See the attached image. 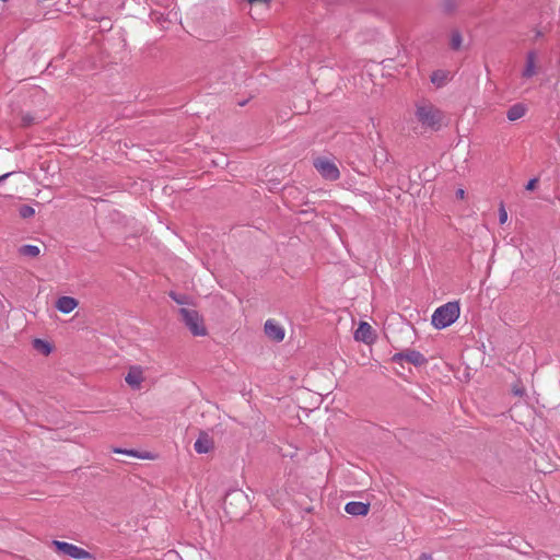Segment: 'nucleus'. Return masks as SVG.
Here are the masks:
<instances>
[{
  "label": "nucleus",
  "mask_w": 560,
  "mask_h": 560,
  "mask_svg": "<svg viewBox=\"0 0 560 560\" xmlns=\"http://www.w3.org/2000/svg\"><path fill=\"white\" fill-rule=\"evenodd\" d=\"M3 2H7L8 0H2Z\"/></svg>",
  "instance_id": "34"
},
{
  "label": "nucleus",
  "mask_w": 560,
  "mask_h": 560,
  "mask_svg": "<svg viewBox=\"0 0 560 560\" xmlns=\"http://www.w3.org/2000/svg\"><path fill=\"white\" fill-rule=\"evenodd\" d=\"M416 117L423 128L438 131L442 127L444 115L433 104L421 102L416 105Z\"/></svg>",
  "instance_id": "1"
},
{
  "label": "nucleus",
  "mask_w": 560,
  "mask_h": 560,
  "mask_svg": "<svg viewBox=\"0 0 560 560\" xmlns=\"http://www.w3.org/2000/svg\"><path fill=\"white\" fill-rule=\"evenodd\" d=\"M418 560H432V558L427 553H422Z\"/></svg>",
  "instance_id": "28"
},
{
  "label": "nucleus",
  "mask_w": 560,
  "mask_h": 560,
  "mask_svg": "<svg viewBox=\"0 0 560 560\" xmlns=\"http://www.w3.org/2000/svg\"><path fill=\"white\" fill-rule=\"evenodd\" d=\"M19 252L23 256L37 257L39 255V253H40V249L36 245L27 244V245L21 246Z\"/></svg>",
  "instance_id": "15"
},
{
  "label": "nucleus",
  "mask_w": 560,
  "mask_h": 560,
  "mask_svg": "<svg viewBox=\"0 0 560 560\" xmlns=\"http://www.w3.org/2000/svg\"><path fill=\"white\" fill-rule=\"evenodd\" d=\"M12 173H7L0 176V182L4 180L7 177H9Z\"/></svg>",
  "instance_id": "30"
},
{
  "label": "nucleus",
  "mask_w": 560,
  "mask_h": 560,
  "mask_svg": "<svg viewBox=\"0 0 560 560\" xmlns=\"http://www.w3.org/2000/svg\"><path fill=\"white\" fill-rule=\"evenodd\" d=\"M212 77L215 79H221L223 84L229 83L231 80V74H228V73H224V75L222 78H219L217 74H212Z\"/></svg>",
  "instance_id": "26"
},
{
  "label": "nucleus",
  "mask_w": 560,
  "mask_h": 560,
  "mask_svg": "<svg viewBox=\"0 0 560 560\" xmlns=\"http://www.w3.org/2000/svg\"><path fill=\"white\" fill-rule=\"evenodd\" d=\"M125 381L131 388L139 389L143 381L142 369L138 365L130 366Z\"/></svg>",
  "instance_id": "8"
},
{
  "label": "nucleus",
  "mask_w": 560,
  "mask_h": 560,
  "mask_svg": "<svg viewBox=\"0 0 560 560\" xmlns=\"http://www.w3.org/2000/svg\"><path fill=\"white\" fill-rule=\"evenodd\" d=\"M21 121L23 127H28L34 122V117L30 114H23Z\"/></svg>",
  "instance_id": "21"
},
{
  "label": "nucleus",
  "mask_w": 560,
  "mask_h": 560,
  "mask_svg": "<svg viewBox=\"0 0 560 560\" xmlns=\"http://www.w3.org/2000/svg\"><path fill=\"white\" fill-rule=\"evenodd\" d=\"M183 322L194 336H206L207 329L199 313L195 310L180 308Z\"/></svg>",
  "instance_id": "3"
},
{
  "label": "nucleus",
  "mask_w": 560,
  "mask_h": 560,
  "mask_svg": "<svg viewBox=\"0 0 560 560\" xmlns=\"http://www.w3.org/2000/svg\"><path fill=\"white\" fill-rule=\"evenodd\" d=\"M392 360L395 363H401L402 361H407L413 364L415 366H421L427 363V359L424 358V355L421 352L413 349H406L404 351L395 353Z\"/></svg>",
  "instance_id": "6"
},
{
  "label": "nucleus",
  "mask_w": 560,
  "mask_h": 560,
  "mask_svg": "<svg viewBox=\"0 0 560 560\" xmlns=\"http://www.w3.org/2000/svg\"><path fill=\"white\" fill-rule=\"evenodd\" d=\"M35 213V210L30 206H22L20 209V215L24 219L33 217Z\"/></svg>",
  "instance_id": "20"
},
{
  "label": "nucleus",
  "mask_w": 560,
  "mask_h": 560,
  "mask_svg": "<svg viewBox=\"0 0 560 560\" xmlns=\"http://www.w3.org/2000/svg\"><path fill=\"white\" fill-rule=\"evenodd\" d=\"M247 102H248L247 100L240 101V102H237V105L238 106H245L247 104Z\"/></svg>",
  "instance_id": "31"
},
{
  "label": "nucleus",
  "mask_w": 560,
  "mask_h": 560,
  "mask_svg": "<svg viewBox=\"0 0 560 560\" xmlns=\"http://www.w3.org/2000/svg\"><path fill=\"white\" fill-rule=\"evenodd\" d=\"M508 220V213L504 209L503 206H501L500 210H499V222L500 224H504Z\"/></svg>",
  "instance_id": "23"
},
{
  "label": "nucleus",
  "mask_w": 560,
  "mask_h": 560,
  "mask_svg": "<svg viewBox=\"0 0 560 560\" xmlns=\"http://www.w3.org/2000/svg\"><path fill=\"white\" fill-rule=\"evenodd\" d=\"M513 393H514L515 396L523 397L525 395V388L524 387L514 386L513 387Z\"/></svg>",
  "instance_id": "24"
},
{
  "label": "nucleus",
  "mask_w": 560,
  "mask_h": 560,
  "mask_svg": "<svg viewBox=\"0 0 560 560\" xmlns=\"http://www.w3.org/2000/svg\"><path fill=\"white\" fill-rule=\"evenodd\" d=\"M313 164L320 176L327 180H337L340 177L337 165L327 158H317Z\"/></svg>",
  "instance_id": "4"
},
{
  "label": "nucleus",
  "mask_w": 560,
  "mask_h": 560,
  "mask_svg": "<svg viewBox=\"0 0 560 560\" xmlns=\"http://www.w3.org/2000/svg\"><path fill=\"white\" fill-rule=\"evenodd\" d=\"M52 546L56 548L58 552L69 556L72 559L84 560L92 558V555L89 551L70 542L52 540Z\"/></svg>",
  "instance_id": "5"
},
{
  "label": "nucleus",
  "mask_w": 560,
  "mask_h": 560,
  "mask_svg": "<svg viewBox=\"0 0 560 560\" xmlns=\"http://www.w3.org/2000/svg\"><path fill=\"white\" fill-rule=\"evenodd\" d=\"M264 331L266 336L273 341L280 342L284 339L283 327L273 319L266 320Z\"/></svg>",
  "instance_id": "7"
},
{
  "label": "nucleus",
  "mask_w": 560,
  "mask_h": 560,
  "mask_svg": "<svg viewBox=\"0 0 560 560\" xmlns=\"http://www.w3.org/2000/svg\"><path fill=\"white\" fill-rule=\"evenodd\" d=\"M33 346L36 350L44 354H49L51 352V346L42 339H35Z\"/></svg>",
  "instance_id": "17"
},
{
  "label": "nucleus",
  "mask_w": 560,
  "mask_h": 560,
  "mask_svg": "<svg viewBox=\"0 0 560 560\" xmlns=\"http://www.w3.org/2000/svg\"><path fill=\"white\" fill-rule=\"evenodd\" d=\"M235 495H236V497H240V498H242V497H243V494H242V493H236Z\"/></svg>",
  "instance_id": "33"
},
{
  "label": "nucleus",
  "mask_w": 560,
  "mask_h": 560,
  "mask_svg": "<svg viewBox=\"0 0 560 560\" xmlns=\"http://www.w3.org/2000/svg\"><path fill=\"white\" fill-rule=\"evenodd\" d=\"M114 453H117V454H125V455H129V456H133V457H138V458H147V456H142L139 454V452L135 451V450H125V448H114Z\"/></svg>",
  "instance_id": "19"
},
{
  "label": "nucleus",
  "mask_w": 560,
  "mask_h": 560,
  "mask_svg": "<svg viewBox=\"0 0 560 560\" xmlns=\"http://www.w3.org/2000/svg\"><path fill=\"white\" fill-rule=\"evenodd\" d=\"M463 37L458 31H453L451 34V43L450 46L453 50H458L462 46Z\"/></svg>",
  "instance_id": "16"
},
{
  "label": "nucleus",
  "mask_w": 560,
  "mask_h": 560,
  "mask_svg": "<svg viewBox=\"0 0 560 560\" xmlns=\"http://www.w3.org/2000/svg\"><path fill=\"white\" fill-rule=\"evenodd\" d=\"M213 440L206 432H201L194 444V448L198 454H207L213 448Z\"/></svg>",
  "instance_id": "11"
},
{
  "label": "nucleus",
  "mask_w": 560,
  "mask_h": 560,
  "mask_svg": "<svg viewBox=\"0 0 560 560\" xmlns=\"http://www.w3.org/2000/svg\"><path fill=\"white\" fill-rule=\"evenodd\" d=\"M459 314V303L457 301L447 302L434 311L431 323L436 329H443L455 323Z\"/></svg>",
  "instance_id": "2"
},
{
  "label": "nucleus",
  "mask_w": 560,
  "mask_h": 560,
  "mask_svg": "<svg viewBox=\"0 0 560 560\" xmlns=\"http://www.w3.org/2000/svg\"><path fill=\"white\" fill-rule=\"evenodd\" d=\"M431 81L434 84L443 85L446 81V74L443 71H435L431 77Z\"/></svg>",
  "instance_id": "18"
},
{
  "label": "nucleus",
  "mask_w": 560,
  "mask_h": 560,
  "mask_svg": "<svg viewBox=\"0 0 560 560\" xmlns=\"http://www.w3.org/2000/svg\"><path fill=\"white\" fill-rule=\"evenodd\" d=\"M370 504L359 501L348 502L345 506V511L354 516H364L369 513Z\"/></svg>",
  "instance_id": "12"
},
{
  "label": "nucleus",
  "mask_w": 560,
  "mask_h": 560,
  "mask_svg": "<svg viewBox=\"0 0 560 560\" xmlns=\"http://www.w3.org/2000/svg\"><path fill=\"white\" fill-rule=\"evenodd\" d=\"M526 106L522 103H516L512 105L506 113V117L510 121H515L522 118L526 114Z\"/></svg>",
  "instance_id": "14"
},
{
  "label": "nucleus",
  "mask_w": 560,
  "mask_h": 560,
  "mask_svg": "<svg viewBox=\"0 0 560 560\" xmlns=\"http://www.w3.org/2000/svg\"><path fill=\"white\" fill-rule=\"evenodd\" d=\"M78 306V301L71 296H61L56 302V308L63 313L69 314Z\"/></svg>",
  "instance_id": "13"
},
{
  "label": "nucleus",
  "mask_w": 560,
  "mask_h": 560,
  "mask_svg": "<svg viewBox=\"0 0 560 560\" xmlns=\"http://www.w3.org/2000/svg\"><path fill=\"white\" fill-rule=\"evenodd\" d=\"M537 52L535 50H530L526 54V62L524 70L522 71V77L525 79L533 78L537 73Z\"/></svg>",
  "instance_id": "9"
},
{
  "label": "nucleus",
  "mask_w": 560,
  "mask_h": 560,
  "mask_svg": "<svg viewBox=\"0 0 560 560\" xmlns=\"http://www.w3.org/2000/svg\"><path fill=\"white\" fill-rule=\"evenodd\" d=\"M537 183H538V179H537V178H532V179L527 183V185H526V187H525V188H526L527 190H534V189H535V187H536V185H537Z\"/></svg>",
  "instance_id": "25"
},
{
  "label": "nucleus",
  "mask_w": 560,
  "mask_h": 560,
  "mask_svg": "<svg viewBox=\"0 0 560 560\" xmlns=\"http://www.w3.org/2000/svg\"><path fill=\"white\" fill-rule=\"evenodd\" d=\"M250 3H257V2H260V3H268L270 0H248Z\"/></svg>",
  "instance_id": "29"
},
{
  "label": "nucleus",
  "mask_w": 560,
  "mask_h": 560,
  "mask_svg": "<svg viewBox=\"0 0 560 560\" xmlns=\"http://www.w3.org/2000/svg\"><path fill=\"white\" fill-rule=\"evenodd\" d=\"M230 495L224 500V504L226 505L228 504V500H229Z\"/></svg>",
  "instance_id": "32"
},
{
  "label": "nucleus",
  "mask_w": 560,
  "mask_h": 560,
  "mask_svg": "<svg viewBox=\"0 0 560 560\" xmlns=\"http://www.w3.org/2000/svg\"><path fill=\"white\" fill-rule=\"evenodd\" d=\"M354 339L364 343L373 342L374 338L371 325L366 322H361L354 331Z\"/></svg>",
  "instance_id": "10"
},
{
  "label": "nucleus",
  "mask_w": 560,
  "mask_h": 560,
  "mask_svg": "<svg viewBox=\"0 0 560 560\" xmlns=\"http://www.w3.org/2000/svg\"><path fill=\"white\" fill-rule=\"evenodd\" d=\"M170 296L177 303V304H185L186 303V296L176 294L175 292L171 291Z\"/></svg>",
  "instance_id": "22"
},
{
  "label": "nucleus",
  "mask_w": 560,
  "mask_h": 560,
  "mask_svg": "<svg viewBox=\"0 0 560 560\" xmlns=\"http://www.w3.org/2000/svg\"><path fill=\"white\" fill-rule=\"evenodd\" d=\"M456 196H457L458 198L463 199V198L465 197V190H464V189H462V188H460V189H458V190L456 191Z\"/></svg>",
  "instance_id": "27"
}]
</instances>
